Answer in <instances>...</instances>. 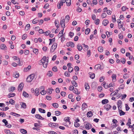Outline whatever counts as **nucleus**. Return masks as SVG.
Wrapping results in <instances>:
<instances>
[{"mask_svg":"<svg viewBox=\"0 0 134 134\" xmlns=\"http://www.w3.org/2000/svg\"><path fill=\"white\" fill-rule=\"evenodd\" d=\"M77 47V49L79 51H81L82 49V47L80 44H78Z\"/></svg>","mask_w":134,"mask_h":134,"instance_id":"obj_13","label":"nucleus"},{"mask_svg":"<svg viewBox=\"0 0 134 134\" xmlns=\"http://www.w3.org/2000/svg\"><path fill=\"white\" fill-rule=\"evenodd\" d=\"M48 59V58H47ZM47 58L46 56H44L43 58L41 60V62L42 64L45 63L47 61Z\"/></svg>","mask_w":134,"mask_h":134,"instance_id":"obj_6","label":"nucleus"},{"mask_svg":"<svg viewBox=\"0 0 134 134\" xmlns=\"http://www.w3.org/2000/svg\"><path fill=\"white\" fill-rule=\"evenodd\" d=\"M122 102L121 100H119L117 102V105L118 107V109H120L119 108H121V105L122 104Z\"/></svg>","mask_w":134,"mask_h":134,"instance_id":"obj_9","label":"nucleus"},{"mask_svg":"<svg viewBox=\"0 0 134 134\" xmlns=\"http://www.w3.org/2000/svg\"><path fill=\"white\" fill-rule=\"evenodd\" d=\"M101 67V65L99 64H98L95 65L94 68L95 69H98L100 68V67Z\"/></svg>","mask_w":134,"mask_h":134,"instance_id":"obj_34","label":"nucleus"},{"mask_svg":"<svg viewBox=\"0 0 134 134\" xmlns=\"http://www.w3.org/2000/svg\"><path fill=\"white\" fill-rule=\"evenodd\" d=\"M35 75L33 74H32L28 76L26 79V81L29 82H30L34 79Z\"/></svg>","mask_w":134,"mask_h":134,"instance_id":"obj_1","label":"nucleus"},{"mask_svg":"<svg viewBox=\"0 0 134 134\" xmlns=\"http://www.w3.org/2000/svg\"><path fill=\"white\" fill-rule=\"evenodd\" d=\"M38 21V20H36V19H35L32 21V23L34 24H37Z\"/></svg>","mask_w":134,"mask_h":134,"instance_id":"obj_46","label":"nucleus"},{"mask_svg":"<svg viewBox=\"0 0 134 134\" xmlns=\"http://www.w3.org/2000/svg\"><path fill=\"white\" fill-rule=\"evenodd\" d=\"M15 87L14 86H12L11 88L9 91V92H12L14 91L15 90Z\"/></svg>","mask_w":134,"mask_h":134,"instance_id":"obj_39","label":"nucleus"},{"mask_svg":"<svg viewBox=\"0 0 134 134\" xmlns=\"http://www.w3.org/2000/svg\"><path fill=\"white\" fill-rule=\"evenodd\" d=\"M70 119V118L69 117H65L64 119V121L66 122H67L68 121H69Z\"/></svg>","mask_w":134,"mask_h":134,"instance_id":"obj_29","label":"nucleus"},{"mask_svg":"<svg viewBox=\"0 0 134 134\" xmlns=\"http://www.w3.org/2000/svg\"><path fill=\"white\" fill-rule=\"evenodd\" d=\"M52 105L53 107L55 108H58V104L56 103H52Z\"/></svg>","mask_w":134,"mask_h":134,"instance_id":"obj_42","label":"nucleus"},{"mask_svg":"<svg viewBox=\"0 0 134 134\" xmlns=\"http://www.w3.org/2000/svg\"><path fill=\"white\" fill-rule=\"evenodd\" d=\"M121 62L122 63V64H124L125 62V59L124 58H122L121 59Z\"/></svg>","mask_w":134,"mask_h":134,"instance_id":"obj_54","label":"nucleus"},{"mask_svg":"<svg viewBox=\"0 0 134 134\" xmlns=\"http://www.w3.org/2000/svg\"><path fill=\"white\" fill-rule=\"evenodd\" d=\"M30 27V25L29 24H28L26 25V26L25 28V31H27L29 30V28Z\"/></svg>","mask_w":134,"mask_h":134,"instance_id":"obj_31","label":"nucleus"},{"mask_svg":"<svg viewBox=\"0 0 134 134\" xmlns=\"http://www.w3.org/2000/svg\"><path fill=\"white\" fill-rule=\"evenodd\" d=\"M2 122L4 123L5 125L6 126L8 124L7 121L5 119H4L2 120Z\"/></svg>","mask_w":134,"mask_h":134,"instance_id":"obj_56","label":"nucleus"},{"mask_svg":"<svg viewBox=\"0 0 134 134\" xmlns=\"http://www.w3.org/2000/svg\"><path fill=\"white\" fill-rule=\"evenodd\" d=\"M71 83L73 85L76 87L77 86V83L74 81H71Z\"/></svg>","mask_w":134,"mask_h":134,"instance_id":"obj_36","label":"nucleus"},{"mask_svg":"<svg viewBox=\"0 0 134 134\" xmlns=\"http://www.w3.org/2000/svg\"><path fill=\"white\" fill-rule=\"evenodd\" d=\"M46 93V92L44 90H42L41 92L40 93L42 95H44Z\"/></svg>","mask_w":134,"mask_h":134,"instance_id":"obj_53","label":"nucleus"},{"mask_svg":"<svg viewBox=\"0 0 134 134\" xmlns=\"http://www.w3.org/2000/svg\"><path fill=\"white\" fill-rule=\"evenodd\" d=\"M118 90H115L114 92L111 93L110 94V96H115L116 95L117 93H118Z\"/></svg>","mask_w":134,"mask_h":134,"instance_id":"obj_14","label":"nucleus"},{"mask_svg":"<svg viewBox=\"0 0 134 134\" xmlns=\"http://www.w3.org/2000/svg\"><path fill=\"white\" fill-rule=\"evenodd\" d=\"M2 117H5L6 116V114L4 113V112H0V116H1Z\"/></svg>","mask_w":134,"mask_h":134,"instance_id":"obj_49","label":"nucleus"},{"mask_svg":"<svg viewBox=\"0 0 134 134\" xmlns=\"http://www.w3.org/2000/svg\"><path fill=\"white\" fill-rule=\"evenodd\" d=\"M73 92L74 93L77 94H79L80 93V92L78 91V90L76 88H75L74 89Z\"/></svg>","mask_w":134,"mask_h":134,"instance_id":"obj_23","label":"nucleus"},{"mask_svg":"<svg viewBox=\"0 0 134 134\" xmlns=\"http://www.w3.org/2000/svg\"><path fill=\"white\" fill-rule=\"evenodd\" d=\"M23 95L25 97H28L29 96L28 94L25 91L23 92Z\"/></svg>","mask_w":134,"mask_h":134,"instance_id":"obj_45","label":"nucleus"},{"mask_svg":"<svg viewBox=\"0 0 134 134\" xmlns=\"http://www.w3.org/2000/svg\"><path fill=\"white\" fill-rule=\"evenodd\" d=\"M103 86L105 88H107L108 87V84H107L106 82H103Z\"/></svg>","mask_w":134,"mask_h":134,"instance_id":"obj_48","label":"nucleus"},{"mask_svg":"<svg viewBox=\"0 0 134 134\" xmlns=\"http://www.w3.org/2000/svg\"><path fill=\"white\" fill-rule=\"evenodd\" d=\"M74 124V126L76 127H78L80 126V124L76 121L75 122Z\"/></svg>","mask_w":134,"mask_h":134,"instance_id":"obj_44","label":"nucleus"},{"mask_svg":"<svg viewBox=\"0 0 134 134\" xmlns=\"http://www.w3.org/2000/svg\"><path fill=\"white\" fill-rule=\"evenodd\" d=\"M4 132L7 134H10L11 133V131L9 130H5Z\"/></svg>","mask_w":134,"mask_h":134,"instance_id":"obj_41","label":"nucleus"},{"mask_svg":"<svg viewBox=\"0 0 134 134\" xmlns=\"http://www.w3.org/2000/svg\"><path fill=\"white\" fill-rule=\"evenodd\" d=\"M52 70L54 72H56L57 71V68L56 66H54L53 67L52 69Z\"/></svg>","mask_w":134,"mask_h":134,"instance_id":"obj_47","label":"nucleus"},{"mask_svg":"<svg viewBox=\"0 0 134 134\" xmlns=\"http://www.w3.org/2000/svg\"><path fill=\"white\" fill-rule=\"evenodd\" d=\"M103 48L102 46H100L98 48V51L100 52H103Z\"/></svg>","mask_w":134,"mask_h":134,"instance_id":"obj_21","label":"nucleus"},{"mask_svg":"<svg viewBox=\"0 0 134 134\" xmlns=\"http://www.w3.org/2000/svg\"><path fill=\"white\" fill-rule=\"evenodd\" d=\"M57 44L56 43H54L52 46H51L50 49V52H53L55 50L57 47Z\"/></svg>","mask_w":134,"mask_h":134,"instance_id":"obj_2","label":"nucleus"},{"mask_svg":"<svg viewBox=\"0 0 134 134\" xmlns=\"http://www.w3.org/2000/svg\"><path fill=\"white\" fill-rule=\"evenodd\" d=\"M66 93L65 92L63 91H62L61 92L60 94L62 96L65 97V96Z\"/></svg>","mask_w":134,"mask_h":134,"instance_id":"obj_58","label":"nucleus"},{"mask_svg":"<svg viewBox=\"0 0 134 134\" xmlns=\"http://www.w3.org/2000/svg\"><path fill=\"white\" fill-rule=\"evenodd\" d=\"M35 116L36 118L38 119H40L41 117H42L40 115L38 114H37L36 115H35Z\"/></svg>","mask_w":134,"mask_h":134,"instance_id":"obj_55","label":"nucleus"},{"mask_svg":"<svg viewBox=\"0 0 134 134\" xmlns=\"http://www.w3.org/2000/svg\"><path fill=\"white\" fill-rule=\"evenodd\" d=\"M48 125L50 127H55V125L54 124V123L50 122L49 123Z\"/></svg>","mask_w":134,"mask_h":134,"instance_id":"obj_32","label":"nucleus"},{"mask_svg":"<svg viewBox=\"0 0 134 134\" xmlns=\"http://www.w3.org/2000/svg\"><path fill=\"white\" fill-rule=\"evenodd\" d=\"M53 90L52 89H51V88H48L47 90V92L48 94H51L52 93V90Z\"/></svg>","mask_w":134,"mask_h":134,"instance_id":"obj_18","label":"nucleus"},{"mask_svg":"<svg viewBox=\"0 0 134 134\" xmlns=\"http://www.w3.org/2000/svg\"><path fill=\"white\" fill-rule=\"evenodd\" d=\"M100 20L99 19H97L94 21V23L96 25H97L99 24Z\"/></svg>","mask_w":134,"mask_h":134,"instance_id":"obj_38","label":"nucleus"},{"mask_svg":"<svg viewBox=\"0 0 134 134\" xmlns=\"http://www.w3.org/2000/svg\"><path fill=\"white\" fill-rule=\"evenodd\" d=\"M73 69L72 67H69V68L68 69V70L69 72H71L73 71Z\"/></svg>","mask_w":134,"mask_h":134,"instance_id":"obj_50","label":"nucleus"},{"mask_svg":"<svg viewBox=\"0 0 134 134\" xmlns=\"http://www.w3.org/2000/svg\"><path fill=\"white\" fill-rule=\"evenodd\" d=\"M104 108L105 109L107 110H109L111 108V106L109 104H107L106 105H105L104 107Z\"/></svg>","mask_w":134,"mask_h":134,"instance_id":"obj_8","label":"nucleus"},{"mask_svg":"<svg viewBox=\"0 0 134 134\" xmlns=\"http://www.w3.org/2000/svg\"><path fill=\"white\" fill-rule=\"evenodd\" d=\"M33 52L36 54H38V50L36 48H34L33 49Z\"/></svg>","mask_w":134,"mask_h":134,"instance_id":"obj_43","label":"nucleus"},{"mask_svg":"<svg viewBox=\"0 0 134 134\" xmlns=\"http://www.w3.org/2000/svg\"><path fill=\"white\" fill-rule=\"evenodd\" d=\"M53 75L52 72L51 71H49L47 73V75L49 77H51Z\"/></svg>","mask_w":134,"mask_h":134,"instance_id":"obj_16","label":"nucleus"},{"mask_svg":"<svg viewBox=\"0 0 134 134\" xmlns=\"http://www.w3.org/2000/svg\"><path fill=\"white\" fill-rule=\"evenodd\" d=\"M119 113L120 115V116L124 115L125 114V113L122 111L121 110H120V109H119Z\"/></svg>","mask_w":134,"mask_h":134,"instance_id":"obj_15","label":"nucleus"},{"mask_svg":"<svg viewBox=\"0 0 134 134\" xmlns=\"http://www.w3.org/2000/svg\"><path fill=\"white\" fill-rule=\"evenodd\" d=\"M66 5L68 6H70L71 4V0H66Z\"/></svg>","mask_w":134,"mask_h":134,"instance_id":"obj_28","label":"nucleus"},{"mask_svg":"<svg viewBox=\"0 0 134 134\" xmlns=\"http://www.w3.org/2000/svg\"><path fill=\"white\" fill-rule=\"evenodd\" d=\"M47 58H48V59H47V61L45 63H44L43 64H42L43 67L45 68H46L47 67V66L48 64V57H47Z\"/></svg>","mask_w":134,"mask_h":134,"instance_id":"obj_10","label":"nucleus"},{"mask_svg":"<svg viewBox=\"0 0 134 134\" xmlns=\"http://www.w3.org/2000/svg\"><path fill=\"white\" fill-rule=\"evenodd\" d=\"M24 85L23 83H20L18 86V90L21 91L23 88Z\"/></svg>","mask_w":134,"mask_h":134,"instance_id":"obj_3","label":"nucleus"},{"mask_svg":"<svg viewBox=\"0 0 134 134\" xmlns=\"http://www.w3.org/2000/svg\"><path fill=\"white\" fill-rule=\"evenodd\" d=\"M31 66L29 65L27 68H25L24 69V70L25 72H26L29 70L31 68Z\"/></svg>","mask_w":134,"mask_h":134,"instance_id":"obj_17","label":"nucleus"},{"mask_svg":"<svg viewBox=\"0 0 134 134\" xmlns=\"http://www.w3.org/2000/svg\"><path fill=\"white\" fill-rule=\"evenodd\" d=\"M74 35V33L73 32H70L69 33V36H70L71 38H72V37Z\"/></svg>","mask_w":134,"mask_h":134,"instance_id":"obj_63","label":"nucleus"},{"mask_svg":"<svg viewBox=\"0 0 134 134\" xmlns=\"http://www.w3.org/2000/svg\"><path fill=\"white\" fill-rule=\"evenodd\" d=\"M75 70L76 71H78L79 70V68L78 66H76L74 68Z\"/></svg>","mask_w":134,"mask_h":134,"instance_id":"obj_60","label":"nucleus"},{"mask_svg":"<svg viewBox=\"0 0 134 134\" xmlns=\"http://www.w3.org/2000/svg\"><path fill=\"white\" fill-rule=\"evenodd\" d=\"M45 35L46 36H48L51 33V31H48L45 32Z\"/></svg>","mask_w":134,"mask_h":134,"instance_id":"obj_57","label":"nucleus"},{"mask_svg":"<svg viewBox=\"0 0 134 134\" xmlns=\"http://www.w3.org/2000/svg\"><path fill=\"white\" fill-rule=\"evenodd\" d=\"M0 48L1 49H3L4 50H6L7 49L6 46L4 44H2L0 46Z\"/></svg>","mask_w":134,"mask_h":134,"instance_id":"obj_7","label":"nucleus"},{"mask_svg":"<svg viewBox=\"0 0 134 134\" xmlns=\"http://www.w3.org/2000/svg\"><path fill=\"white\" fill-rule=\"evenodd\" d=\"M82 45H83V46L85 47V48H86L85 49L86 50H87L88 49V46L86 45L85 44L83 43L82 44Z\"/></svg>","mask_w":134,"mask_h":134,"instance_id":"obj_59","label":"nucleus"},{"mask_svg":"<svg viewBox=\"0 0 134 134\" xmlns=\"http://www.w3.org/2000/svg\"><path fill=\"white\" fill-rule=\"evenodd\" d=\"M29 50L25 49L24 52V54L25 55H27L29 54Z\"/></svg>","mask_w":134,"mask_h":134,"instance_id":"obj_62","label":"nucleus"},{"mask_svg":"<svg viewBox=\"0 0 134 134\" xmlns=\"http://www.w3.org/2000/svg\"><path fill=\"white\" fill-rule=\"evenodd\" d=\"M131 119L130 118H129L128 120V122L126 124V125L129 126V125L131 124Z\"/></svg>","mask_w":134,"mask_h":134,"instance_id":"obj_61","label":"nucleus"},{"mask_svg":"<svg viewBox=\"0 0 134 134\" xmlns=\"http://www.w3.org/2000/svg\"><path fill=\"white\" fill-rule=\"evenodd\" d=\"M9 102L10 103L12 104H13V103H15V101L13 100V99H11L10 100Z\"/></svg>","mask_w":134,"mask_h":134,"instance_id":"obj_64","label":"nucleus"},{"mask_svg":"<svg viewBox=\"0 0 134 134\" xmlns=\"http://www.w3.org/2000/svg\"><path fill=\"white\" fill-rule=\"evenodd\" d=\"M15 94L14 93H10L7 96L9 98L13 97L15 96Z\"/></svg>","mask_w":134,"mask_h":134,"instance_id":"obj_20","label":"nucleus"},{"mask_svg":"<svg viewBox=\"0 0 134 134\" xmlns=\"http://www.w3.org/2000/svg\"><path fill=\"white\" fill-rule=\"evenodd\" d=\"M20 105H21V107L23 108L24 109L26 108V105L25 103L23 102H21Z\"/></svg>","mask_w":134,"mask_h":134,"instance_id":"obj_26","label":"nucleus"},{"mask_svg":"<svg viewBox=\"0 0 134 134\" xmlns=\"http://www.w3.org/2000/svg\"><path fill=\"white\" fill-rule=\"evenodd\" d=\"M55 26L57 27V28L59 27V22L58 21H57L56 20H55Z\"/></svg>","mask_w":134,"mask_h":134,"instance_id":"obj_22","label":"nucleus"},{"mask_svg":"<svg viewBox=\"0 0 134 134\" xmlns=\"http://www.w3.org/2000/svg\"><path fill=\"white\" fill-rule=\"evenodd\" d=\"M89 74L90 75V77L92 79H94L95 76V75L94 73L92 74L91 72L89 73Z\"/></svg>","mask_w":134,"mask_h":134,"instance_id":"obj_27","label":"nucleus"},{"mask_svg":"<svg viewBox=\"0 0 134 134\" xmlns=\"http://www.w3.org/2000/svg\"><path fill=\"white\" fill-rule=\"evenodd\" d=\"M85 89L87 91V90H89L90 88L89 86L88 83H85Z\"/></svg>","mask_w":134,"mask_h":134,"instance_id":"obj_35","label":"nucleus"},{"mask_svg":"<svg viewBox=\"0 0 134 134\" xmlns=\"http://www.w3.org/2000/svg\"><path fill=\"white\" fill-rule=\"evenodd\" d=\"M87 116L88 117H91L92 115V113L91 111H88L87 113Z\"/></svg>","mask_w":134,"mask_h":134,"instance_id":"obj_24","label":"nucleus"},{"mask_svg":"<svg viewBox=\"0 0 134 134\" xmlns=\"http://www.w3.org/2000/svg\"><path fill=\"white\" fill-rule=\"evenodd\" d=\"M64 22L65 20L64 19H63L62 20H61L60 24L62 28H64L65 27Z\"/></svg>","mask_w":134,"mask_h":134,"instance_id":"obj_4","label":"nucleus"},{"mask_svg":"<svg viewBox=\"0 0 134 134\" xmlns=\"http://www.w3.org/2000/svg\"><path fill=\"white\" fill-rule=\"evenodd\" d=\"M20 132L23 134H25L27 133V131L24 129H20Z\"/></svg>","mask_w":134,"mask_h":134,"instance_id":"obj_30","label":"nucleus"},{"mask_svg":"<svg viewBox=\"0 0 134 134\" xmlns=\"http://www.w3.org/2000/svg\"><path fill=\"white\" fill-rule=\"evenodd\" d=\"M107 16V15L106 13H103L101 15V17L103 18L106 17Z\"/></svg>","mask_w":134,"mask_h":134,"instance_id":"obj_51","label":"nucleus"},{"mask_svg":"<svg viewBox=\"0 0 134 134\" xmlns=\"http://www.w3.org/2000/svg\"><path fill=\"white\" fill-rule=\"evenodd\" d=\"M109 102L108 100L107 99H103L102 101V103L104 104L108 103Z\"/></svg>","mask_w":134,"mask_h":134,"instance_id":"obj_25","label":"nucleus"},{"mask_svg":"<svg viewBox=\"0 0 134 134\" xmlns=\"http://www.w3.org/2000/svg\"><path fill=\"white\" fill-rule=\"evenodd\" d=\"M92 127V125L90 123H87L86 124L85 128L87 130H89Z\"/></svg>","mask_w":134,"mask_h":134,"instance_id":"obj_5","label":"nucleus"},{"mask_svg":"<svg viewBox=\"0 0 134 134\" xmlns=\"http://www.w3.org/2000/svg\"><path fill=\"white\" fill-rule=\"evenodd\" d=\"M38 110L41 113H44L46 112V111L44 109L41 108H39Z\"/></svg>","mask_w":134,"mask_h":134,"instance_id":"obj_37","label":"nucleus"},{"mask_svg":"<svg viewBox=\"0 0 134 134\" xmlns=\"http://www.w3.org/2000/svg\"><path fill=\"white\" fill-rule=\"evenodd\" d=\"M40 94L39 90L38 88H36L35 90V94L36 96H37Z\"/></svg>","mask_w":134,"mask_h":134,"instance_id":"obj_19","label":"nucleus"},{"mask_svg":"<svg viewBox=\"0 0 134 134\" xmlns=\"http://www.w3.org/2000/svg\"><path fill=\"white\" fill-rule=\"evenodd\" d=\"M90 29L89 28H87L85 30V34L86 35L88 34L90 32Z\"/></svg>","mask_w":134,"mask_h":134,"instance_id":"obj_33","label":"nucleus"},{"mask_svg":"<svg viewBox=\"0 0 134 134\" xmlns=\"http://www.w3.org/2000/svg\"><path fill=\"white\" fill-rule=\"evenodd\" d=\"M109 23V21L108 20L106 19L103 20L102 22L103 25L105 26L107 25Z\"/></svg>","mask_w":134,"mask_h":134,"instance_id":"obj_11","label":"nucleus"},{"mask_svg":"<svg viewBox=\"0 0 134 134\" xmlns=\"http://www.w3.org/2000/svg\"><path fill=\"white\" fill-rule=\"evenodd\" d=\"M116 75L115 74H112L111 77L112 78L113 81L115 82L116 81Z\"/></svg>","mask_w":134,"mask_h":134,"instance_id":"obj_12","label":"nucleus"},{"mask_svg":"<svg viewBox=\"0 0 134 134\" xmlns=\"http://www.w3.org/2000/svg\"><path fill=\"white\" fill-rule=\"evenodd\" d=\"M65 34V33H64V34L62 36V37H61V39L62 42H63L65 39V37L64 36Z\"/></svg>","mask_w":134,"mask_h":134,"instance_id":"obj_52","label":"nucleus"},{"mask_svg":"<svg viewBox=\"0 0 134 134\" xmlns=\"http://www.w3.org/2000/svg\"><path fill=\"white\" fill-rule=\"evenodd\" d=\"M87 107V104L85 103H83L82 105V109L83 108L85 109Z\"/></svg>","mask_w":134,"mask_h":134,"instance_id":"obj_40","label":"nucleus"}]
</instances>
